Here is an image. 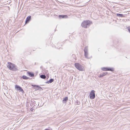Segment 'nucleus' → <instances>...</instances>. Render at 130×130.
<instances>
[{"instance_id": "8", "label": "nucleus", "mask_w": 130, "mask_h": 130, "mask_svg": "<svg viewBox=\"0 0 130 130\" xmlns=\"http://www.w3.org/2000/svg\"><path fill=\"white\" fill-rule=\"evenodd\" d=\"M60 18H68V16L67 15H60L59 16Z\"/></svg>"}, {"instance_id": "17", "label": "nucleus", "mask_w": 130, "mask_h": 130, "mask_svg": "<svg viewBox=\"0 0 130 130\" xmlns=\"http://www.w3.org/2000/svg\"><path fill=\"white\" fill-rule=\"evenodd\" d=\"M40 77L43 79H45L46 77L45 75H42L40 76Z\"/></svg>"}, {"instance_id": "3", "label": "nucleus", "mask_w": 130, "mask_h": 130, "mask_svg": "<svg viewBox=\"0 0 130 130\" xmlns=\"http://www.w3.org/2000/svg\"><path fill=\"white\" fill-rule=\"evenodd\" d=\"M75 66L76 68L78 70L83 71L84 70V68L81 64L78 63H76Z\"/></svg>"}, {"instance_id": "19", "label": "nucleus", "mask_w": 130, "mask_h": 130, "mask_svg": "<svg viewBox=\"0 0 130 130\" xmlns=\"http://www.w3.org/2000/svg\"><path fill=\"white\" fill-rule=\"evenodd\" d=\"M127 28L130 33V26L128 27H127Z\"/></svg>"}, {"instance_id": "13", "label": "nucleus", "mask_w": 130, "mask_h": 130, "mask_svg": "<svg viewBox=\"0 0 130 130\" xmlns=\"http://www.w3.org/2000/svg\"><path fill=\"white\" fill-rule=\"evenodd\" d=\"M117 15L119 17H123L124 15L122 14L118 13L117 14Z\"/></svg>"}, {"instance_id": "14", "label": "nucleus", "mask_w": 130, "mask_h": 130, "mask_svg": "<svg viewBox=\"0 0 130 130\" xmlns=\"http://www.w3.org/2000/svg\"><path fill=\"white\" fill-rule=\"evenodd\" d=\"M88 52H85L84 55L85 57L87 58H88Z\"/></svg>"}, {"instance_id": "1", "label": "nucleus", "mask_w": 130, "mask_h": 130, "mask_svg": "<svg viewBox=\"0 0 130 130\" xmlns=\"http://www.w3.org/2000/svg\"><path fill=\"white\" fill-rule=\"evenodd\" d=\"M8 63L7 67L10 70L13 71H16L18 70L17 67L14 64L10 62H8Z\"/></svg>"}, {"instance_id": "11", "label": "nucleus", "mask_w": 130, "mask_h": 130, "mask_svg": "<svg viewBox=\"0 0 130 130\" xmlns=\"http://www.w3.org/2000/svg\"><path fill=\"white\" fill-rule=\"evenodd\" d=\"M27 73L31 77H32L34 76V74L33 73H31L30 72H27Z\"/></svg>"}, {"instance_id": "2", "label": "nucleus", "mask_w": 130, "mask_h": 130, "mask_svg": "<svg viewBox=\"0 0 130 130\" xmlns=\"http://www.w3.org/2000/svg\"><path fill=\"white\" fill-rule=\"evenodd\" d=\"M91 23V22L90 21H84L82 22L81 26L82 27L86 28L89 26Z\"/></svg>"}, {"instance_id": "5", "label": "nucleus", "mask_w": 130, "mask_h": 130, "mask_svg": "<svg viewBox=\"0 0 130 130\" xmlns=\"http://www.w3.org/2000/svg\"><path fill=\"white\" fill-rule=\"evenodd\" d=\"M101 69L104 71H112L113 70V68H101Z\"/></svg>"}, {"instance_id": "21", "label": "nucleus", "mask_w": 130, "mask_h": 130, "mask_svg": "<svg viewBox=\"0 0 130 130\" xmlns=\"http://www.w3.org/2000/svg\"><path fill=\"white\" fill-rule=\"evenodd\" d=\"M45 130H48V129H45Z\"/></svg>"}, {"instance_id": "4", "label": "nucleus", "mask_w": 130, "mask_h": 130, "mask_svg": "<svg viewBox=\"0 0 130 130\" xmlns=\"http://www.w3.org/2000/svg\"><path fill=\"white\" fill-rule=\"evenodd\" d=\"M95 91L94 90H92L90 94V98L91 99H94L95 97Z\"/></svg>"}, {"instance_id": "6", "label": "nucleus", "mask_w": 130, "mask_h": 130, "mask_svg": "<svg viewBox=\"0 0 130 130\" xmlns=\"http://www.w3.org/2000/svg\"><path fill=\"white\" fill-rule=\"evenodd\" d=\"M15 88L17 90H18L19 91H21L22 92H23L24 91L22 89L20 86L17 85H15Z\"/></svg>"}, {"instance_id": "9", "label": "nucleus", "mask_w": 130, "mask_h": 130, "mask_svg": "<svg viewBox=\"0 0 130 130\" xmlns=\"http://www.w3.org/2000/svg\"><path fill=\"white\" fill-rule=\"evenodd\" d=\"M107 73L106 72H104L103 73L100 74L99 77H102L106 75Z\"/></svg>"}, {"instance_id": "7", "label": "nucleus", "mask_w": 130, "mask_h": 130, "mask_svg": "<svg viewBox=\"0 0 130 130\" xmlns=\"http://www.w3.org/2000/svg\"><path fill=\"white\" fill-rule=\"evenodd\" d=\"M31 18V17L30 16H29L26 18V19L25 21V23L26 24L27 23L29 22V21L30 20Z\"/></svg>"}, {"instance_id": "16", "label": "nucleus", "mask_w": 130, "mask_h": 130, "mask_svg": "<svg viewBox=\"0 0 130 130\" xmlns=\"http://www.w3.org/2000/svg\"><path fill=\"white\" fill-rule=\"evenodd\" d=\"M84 52H88V47L87 46H86L84 49Z\"/></svg>"}, {"instance_id": "20", "label": "nucleus", "mask_w": 130, "mask_h": 130, "mask_svg": "<svg viewBox=\"0 0 130 130\" xmlns=\"http://www.w3.org/2000/svg\"><path fill=\"white\" fill-rule=\"evenodd\" d=\"M72 56H75V55H72Z\"/></svg>"}, {"instance_id": "15", "label": "nucleus", "mask_w": 130, "mask_h": 130, "mask_svg": "<svg viewBox=\"0 0 130 130\" xmlns=\"http://www.w3.org/2000/svg\"><path fill=\"white\" fill-rule=\"evenodd\" d=\"M22 78L24 79H28L29 78L27 77L25 75H23L22 76Z\"/></svg>"}, {"instance_id": "18", "label": "nucleus", "mask_w": 130, "mask_h": 130, "mask_svg": "<svg viewBox=\"0 0 130 130\" xmlns=\"http://www.w3.org/2000/svg\"><path fill=\"white\" fill-rule=\"evenodd\" d=\"M34 87L36 86V87H37L39 88H40V91L42 90H43L41 88V87L40 86H39L38 85H34Z\"/></svg>"}, {"instance_id": "12", "label": "nucleus", "mask_w": 130, "mask_h": 130, "mask_svg": "<svg viewBox=\"0 0 130 130\" xmlns=\"http://www.w3.org/2000/svg\"><path fill=\"white\" fill-rule=\"evenodd\" d=\"M54 81V79H51L47 81L46 83L48 84L51 83Z\"/></svg>"}, {"instance_id": "10", "label": "nucleus", "mask_w": 130, "mask_h": 130, "mask_svg": "<svg viewBox=\"0 0 130 130\" xmlns=\"http://www.w3.org/2000/svg\"><path fill=\"white\" fill-rule=\"evenodd\" d=\"M68 99V98L67 97H66L64 98L63 100V103H66L67 101V100Z\"/></svg>"}]
</instances>
